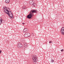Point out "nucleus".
I'll return each mask as SVG.
<instances>
[{
  "mask_svg": "<svg viewBox=\"0 0 64 64\" xmlns=\"http://www.w3.org/2000/svg\"><path fill=\"white\" fill-rule=\"evenodd\" d=\"M9 8H7L6 7L4 8L3 9V10L6 13V14L9 16L10 17V19H13V14H12V12L11 11H9Z\"/></svg>",
  "mask_w": 64,
  "mask_h": 64,
  "instance_id": "1",
  "label": "nucleus"
},
{
  "mask_svg": "<svg viewBox=\"0 0 64 64\" xmlns=\"http://www.w3.org/2000/svg\"><path fill=\"white\" fill-rule=\"evenodd\" d=\"M33 13H37V11L36 10H32L30 12V14L27 16V18H28V19H30L31 18V17H32V16H33L34 15Z\"/></svg>",
  "mask_w": 64,
  "mask_h": 64,
  "instance_id": "2",
  "label": "nucleus"
},
{
  "mask_svg": "<svg viewBox=\"0 0 64 64\" xmlns=\"http://www.w3.org/2000/svg\"><path fill=\"white\" fill-rule=\"evenodd\" d=\"M32 62L34 63L35 62H36L38 60V59L37 58V56H33L32 58Z\"/></svg>",
  "mask_w": 64,
  "mask_h": 64,
  "instance_id": "3",
  "label": "nucleus"
},
{
  "mask_svg": "<svg viewBox=\"0 0 64 64\" xmlns=\"http://www.w3.org/2000/svg\"><path fill=\"white\" fill-rule=\"evenodd\" d=\"M23 46L21 43H18V44L17 45V47L18 48H22Z\"/></svg>",
  "mask_w": 64,
  "mask_h": 64,
  "instance_id": "4",
  "label": "nucleus"
},
{
  "mask_svg": "<svg viewBox=\"0 0 64 64\" xmlns=\"http://www.w3.org/2000/svg\"><path fill=\"white\" fill-rule=\"evenodd\" d=\"M60 32L62 35H64V27L62 28L60 30Z\"/></svg>",
  "mask_w": 64,
  "mask_h": 64,
  "instance_id": "5",
  "label": "nucleus"
},
{
  "mask_svg": "<svg viewBox=\"0 0 64 64\" xmlns=\"http://www.w3.org/2000/svg\"><path fill=\"white\" fill-rule=\"evenodd\" d=\"M23 32L24 33H26L28 32V29L27 28H24L23 30Z\"/></svg>",
  "mask_w": 64,
  "mask_h": 64,
  "instance_id": "6",
  "label": "nucleus"
},
{
  "mask_svg": "<svg viewBox=\"0 0 64 64\" xmlns=\"http://www.w3.org/2000/svg\"><path fill=\"white\" fill-rule=\"evenodd\" d=\"M5 22V20H4L1 19L0 20V25H1V24H2V23H4Z\"/></svg>",
  "mask_w": 64,
  "mask_h": 64,
  "instance_id": "7",
  "label": "nucleus"
},
{
  "mask_svg": "<svg viewBox=\"0 0 64 64\" xmlns=\"http://www.w3.org/2000/svg\"><path fill=\"white\" fill-rule=\"evenodd\" d=\"M24 46L25 48L27 47L28 46V44L26 42H25L24 44Z\"/></svg>",
  "mask_w": 64,
  "mask_h": 64,
  "instance_id": "8",
  "label": "nucleus"
},
{
  "mask_svg": "<svg viewBox=\"0 0 64 64\" xmlns=\"http://www.w3.org/2000/svg\"><path fill=\"white\" fill-rule=\"evenodd\" d=\"M24 37H26V38H27L28 37V34H27V32L25 33L24 35Z\"/></svg>",
  "mask_w": 64,
  "mask_h": 64,
  "instance_id": "9",
  "label": "nucleus"
},
{
  "mask_svg": "<svg viewBox=\"0 0 64 64\" xmlns=\"http://www.w3.org/2000/svg\"><path fill=\"white\" fill-rule=\"evenodd\" d=\"M10 2V0H6V3H9Z\"/></svg>",
  "mask_w": 64,
  "mask_h": 64,
  "instance_id": "10",
  "label": "nucleus"
},
{
  "mask_svg": "<svg viewBox=\"0 0 64 64\" xmlns=\"http://www.w3.org/2000/svg\"><path fill=\"white\" fill-rule=\"evenodd\" d=\"M26 7L25 6H23L22 7V9H26Z\"/></svg>",
  "mask_w": 64,
  "mask_h": 64,
  "instance_id": "11",
  "label": "nucleus"
},
{
  "mask_svg": "<svg viewBox=\"0 0 64 64\" xmlns=\"http://www.w3.org/2000/svg\"><path fill=\"white\" fill-rule=\"evenodd\" d=\"M32 0H30L29 1V3L30 4H32Z\"/></svg>",
  "mask_w": 64,
  "mask_h": 64,
  "instance_id": "12",
  "label": "nucleus"
},
{
  "mask_svg": "<svg viewBox=\"0 0 64 64\" xmlns=\"http://www.w3.org/2000/svg\"><path fill=\"white\" fill-rule=\"evenodd\" d=\"M36 5L34 3H33L32 4V7H34Z\"/></svg>",
  "mask_w": 64,
  "mask_h": 64,
  "instance_id": "13",
  "label": "nucleus"
},
{
  "mask_svg": "<svg viewBox=\"0 0 64 64\" xmlns=\"http://www.w3.org/2000/svg\"><path fill=\"white\" fill-rule=\"evenodd\" d=\"M27 33L28 37H29V36H30V34L28 32H27Z\"/></svg>",
  "mask_w": 64,
  "mask_h": 64,
  "instance_id": "14",
  "label": "nucleus"
},
{
  "mask_svg": "<svg viewBox=\"0 0 64 64\" xmlns=\"http://www.w3.org/2000/svg\"><path fill=\"white\" fill-rule=\"evenodd\" d=\"M54 60H53L52 59L51 60V62H54Z\"/></svg>",
  "mask_w": 64,
  "mask_h": 64,
  "instance_id": "15",
  "label": "nucleus"
},
{
  "mask_svg": "<svg viewBox=\"0 0 64 64\" xmlns=\"http://www.w3.org/2000/svg\"><path fill=\"white\" fill-rule=\"evenodd\" d=\"M49 43H52V41H50Z\"/></svg>",
  "mask_w": 64,
  "mask_h": 64,
  "instance_id": "16",
  "label": "nucleus"
},
{
  "mask_svg": "<svg viewBox=\"0 0 64 64\" xmlns=\"http://www.w3.org/2000/svg\"><path fill=\"white\" fill-rule=\"evenodd\" d=\"M61 50V51L62 52H63V51H64V50H63V49Z\"/></svg>",
  "mask_w": 64,
  "mask_h": 64,
  "instance_id": "17",
  "label": "nucleus"
},
{
  "mask_svg": "<svg viewBox=\"0 0 64 64\" xmlns=\"http://www.w3.org/2000/svg\"><path fill=\"white\" fill-rule=\"evenodd\" d=\"M1 52H2V51H1V50H0V54L1 53Z\"/></svg>",
  "mask_w": 64,
  "mask_h": 64,
  "instance_id": "18",
  "label": "nucleus"
},
{
  "mask_svg": "<svg viewBox=\"0 0 64 64\" xmlns=\"http://www.w3.org/2000/svg\"><path fill=\"white\" fill-rule=\"evenodd\" d=\"M32 36H34V35L33 34V33H32Z\"/></svg>",
  "mask_w": 64,
  "mask_h": 64,
  "instance_id": "19",
  "label": "nucleus"
},
{
  "mask_svg": "<svg viewBox=\"0 0 64 64\" xmlns=\"http://www.w3.org/2000/svg\"><path fill=\"white\" fill-rule=\"evenodd\" d=\"M22 24L23 25H24V24H25V23H22Z\"/></svg>",
  "mask_w": 64,
  "mask_h": 64,
  "instance_id": "20",
  "label": "nucleus"
}]
</instances>
